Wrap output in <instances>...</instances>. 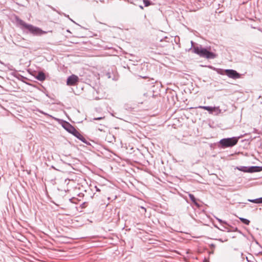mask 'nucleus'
<instances>
[{
    "instance_id": "obj_1",
    "label": "nucleus",
    "mask_w": 262,
    "mask_h": 262,
    "mask_svg": "<svg viewBox=\"0 0 262 262\" xmlns=\"http://www.w3.org/2000/svg\"><path fill=\"white\" fill-rule=\"evenodd\" d=\"M15 19L17 24L19 25L20 28L24 31L28 30L30 33L36 35H41L45 33V32L43 31L40 28L33 26L31 24L26 23L17 16H15Z\"/></svg>"
},
{
    "instance_id": "obj_2",
    "label": "nucleus",
    "mask_w": 262,
    "mask_h": 262,
    "mask_svg": "<svg viewBox=\"0 0 262 262\" xmlns=\"http://www.w3.org/2000/svg\"><path fill=\"white\" fill-rule=\"evenodd\" d=\"M193 51L201 57L205 58L208 59H214L217 56L216 54L210 52L205 48L202 47L201 45L193 47Z\"/></svg>"
},
{
    "instance_id": "obj_3",
    "label": "nucleus",
    "mask_w": 262,
    "mask_h": 262,
    "mask_svg": "<svg viewBox=\"0 0 262 262\" xmlns=\"http://www.w3.org/2000/svg\"><path fill=\"white\" fill-rule=\"evenodd\" d=\"M238 138L232 137L221 139L219 143L222 148L232 147L236 145L238 142Z\"/></svg>"
},
{
    "instance_id": "obj_4",
    "label": "nucleus",
    "mask_w": 262,
    "mask_h": 262,
    "mask_svg": "<svg viewBox=\"0 0 262 262\" xmlns=\"http://www.w3.org/2000/svg\"><path fill=\"white\" fill-rule=\"evenodd\" d=\"M225 74L231 78L238 79L240 78L241 75L236 71L232 69H227L225 70Z\"/></svg>"
},
{
    "instance_id": "obj_5",
    "label": "nucleus",
    "mask_w": 262,
    "mask_h": 262,
    "mask_svg": "<svg viewBox=\"0 0 262 262\" xmlns=\"http://www.w3.org/2000/svg\"><path fill=\"white\" fill-rule=\"evenodd\" d=\"M78 81V77L75 75L69 76L67 80V84L68 85H74Z\"/></svg>"
},
{
    "instance_id": "obj_6",
    "label": "nucleus",
    "mask_w": 262,
    "mask_h": 262,
    "mask_svg": "<svg viewBox=\"0 0 262 262\" xmlns=\"http://www.w3.org/2000/svg\"><path fill=\"white\" fill-rule=\"evenodd\" d=\"M71 134L83 143H86V140L85 138L76 129Z\"/></svg>"
},
{
    "instance_id": "obj_7",
    "label": "nucleus",
    "mask_w": 262,
    "mask_h": 262,
    "mask_svg": "<svg viewBox=\"0 0 262 262\" xmlns=\"http://www.w3.org/2000/svg\"><path fill=\"white\" fill-rule=\"evenodd\" d=\"M63 127L67 130L70 133H72L74 129H75L74 126H73L71 124H70L69 123L66 122L63 125Z\"/></svg>"
},
{
    "instance_id": "obj_8",
    "label": "nucleus",
    "mask_w": 262,
    "mask_h": 262,
    "mask_svg": "<svg viewBox=\"0 0 262 262\" xmlns=\"http://www.w3.org/2000/svg\"><path fill=\"white\" fill-rule=\"evenodd\" d=\"M199 108L204 109L205 110L209 111L210 113H212L213 110H219L220 112H221V110L219 107H211L209 106H199Z\"/></svg>"
},
{
    "instance_id": "obj_9",
    "label": "nucleus",
    "mask_w": 262,
    "mask_h": 262,
    "mask_svg": "<svg viewBox=\"0 0 262 262\" xmlns=\"http://www.w3.org/2000/svg\"><path fill=\"white\" fill-rule=\"evenodd\" d=\"M262 171V166H250L248 167V172H259Z\"/></svg>"
},
{
    "instance_id": "obj_10",
    "label": "nucleus",
    "mask_w": 262,
    "mask_h": 262,
    "mask_svg": "<svg viewBox=\"0 0 262 262\" xmlns=\"http://www.w3.org/2000/svg\"><path fill=\"white\" fill-rule=\"evenodd\" d=\"M36 78L39 81H42L46 79L45 74L42 72H39L36 76Z\"/></svg>"
},
{
    "instance_id": "obj_11",
    "label": "nucleus",
    "mask_w": 262,
    "mask_h": 262,
    "mask_svg": "<svg viewBox=\"0 0 262 262\" xmlns=\"http://www.w3.org/2000/svg\"><path fill=\"white\" fill-rule=\"evenodd\" d=\"M189 196L191 201L198 207H199V204L196 202V199L193 194L189 193Z\"/></svg>"
},
{
    "instance_id": "obj_12",
    "label": "nucleus",
    "mask_w": 262,
    "mask_h": 262,
    "mask_svg": "<svg viewBox=\"0 0 262 262\" xmlns=\"http://www.w3.org/2000/svg\"><path fill=\"white\" fill-rule=\"evenodd\" d=\"M239 220L243 223H244L247 225H248L250 223V221L248 220V219H245L243 217H240Z\"/></svg>"
},
{
    "instance_id": "obj_13",
    "label": "nucleus",
    "mask_w": 262,
    "mask_h": 262,
    "mask_svg": "<svg viewBox=\"0 0 262 262\" xmlns=\"http://www.w3.org/2000/svg\"><path fill=\"white\" fill-rule=\"evenodd\" d=\"M237 169L240 171L248 172V167L241 166L240 167H237Z\"/></svg>"
},
{
    "instance_id": "obj_14",
    "label": "nucleus",
    "mask_w": 262,
    "mask_h": 262,
    "mask_svg": "<svg viewBox=\"0 0 262 262\" xmlns=\"http://www.w3.org/2000/svg\"><path fill=\"white\" fill-rule=\"evenodd\" d=\"M215 219L216 220H217L218 221V222L219 223H220L221 224H225V225H228L227 223L226 222V221H223L222 220L218 218V217H215Z\"/></svg>"
},
{
    "instance_id": "obj_15",
    "label": "nucleus",
    "mask_w": 262,
    "mask_h": 262,
    "mask_svg": "<svg viewBox=\"0 0 262 262\" xmlns=\"http://www.w3.org/2000/svg\"><path fill=\"white\" fill-rule=\"evenodd\" d=\"M143 3L145 7H147L150 5V2L148 0H143Z\"/></svg>"
},
{
    "instance_id": "obj_16",
    "label": "nucleus",
    "mask_w": 262,
    "mask_h": 262,
    "mask_svg": "<svg viewBox=\"0 0 262 262\" xmlns=\"http://www.w3.org/2000/svg\"><path fill=\"white\" fill-rule=\"evenodd\" d=\"M248 201L250 202L257 204V199H248Z\"/></svg>"
},
{
    "instance_id": "obj_17",
    "label": "nucleus",
    "mask_w": 262,
    "mask_h": 262,
    "mask_svg": "<svg viewBox=\"0 0 262 262\" xmlns=\"http://www.w3.org/2000/svg\"><path fill=\"white\" fill-rule=\"evenodd\" d=\"M215 227L216 228H217V229H219V230H222V231H224V230H226V229H227V230L228 229L227 227H224V226L223 227V228H222V229H220V228H219L217 226H215Z\"/></svg>"
},
{
    "instance_id": "obj_18",
    "label": "nucleus",
    "mask_w": 262,
    "mask_h": 262,
    "mask_svg": "<svg viewBox=\"0 0 262 262\" xmlns=\"http://www.w3.org/2000/svg\"><path fill=\"white\" fill-rule=\"evenodd\" d=\"M215 227L216 228H217V229H219V230H222V231H224V230H226V229H227V230L228 229L227 227H224V226L223 227V228H222V229H220V228H219L217 226H215Z\"/></svg>"
},
{
    "instance_id": "obj_19",
    "label": "nucleus",
    "mask_w": 262,
    "mask_h": 262,
    "mask_svg": "<svg viewBox=\"0 0 262 262\" xmlns=\"http://www.w3.org/2000/svg\"><path fill=\"white\" fill-rule=\"evenodd\" d=\"M257 204H261L262 203V197L257 199Z\"/></svg>"
},
{
    "instance_id": "obj_20",
    "label": "nucleus",
    "mask_w": 262,
    "mask_h": 262,
    "mask_svg": "<svg viewBox=\"0 0 262 262\" xmlns=\"http://www.w3.org/2000/svg\"><path fill=\"white\" fill-rule=\"evenodd\" d=\"M103 118V117H98V118H94V120H101Z\"/></svg>"
},
{
    "instance_id": "obj_21",
    "label": "nucleus",
    "mask_w": 262,
    "mask_h": 262,
    "mask_svg": "<svg viewBox=\"0 0 262 262\" xmlns=\"http://www.w3.org/2000/svg\"><path fill=\"white\" fill-rule=\"evenodd\" d=\"M40 113L43 114H44V115H48V116H49V115H48V114H47V113H46L43 112V111H40Z\"/></svg>"
},
{
    "instance_id": "obj_22",
    "label": "nucleus",
    "mask_w": 262,
    "mask_h": 262,
    "mask_svg": "<svg viewBox=\"0 0 262 262\" xmlns=\"http://www.w3.org/2000/svg\"><path fill=\"white\" fill-rule=\"evenodd\" d=\"M213 111L216 112H217V113H221V112H220L219 111V110H213Z\"/></svg>"
},
{
    "instance_id": "obj_23",
    "label": "nucleus",
    "mask_w": 262,
    "mask_h": 262,
    "mask_svg": "<svg viewBox=\"0 0 262 262\" xmlns=\"http://www.w3.org/2000/svg\"><path fill=\"white\" fill-rule=\"evenodd\" d=\"M234 231H238V229H237V228H235V229Z\"/></svg>"
},
{
    "instance_id": "obj_24",
    "label": "nucleus",
    "mask_w": 262,
    "mask_h": 262,
    "mask_svg": "<svg viewBox=\"0 0 262 262\" xmlns=\"http://www.w3.org/2000/svg\"><path fill=\"white\" fill-rule=\"evenodd\" d=\"M217 73H220V74H223V73H220L219 71H217Z\"/></svg>"
},
{
    "instance_id": "obj_25",
    "label": "nucleus",
    "mask_w": 262,
    "mask_h": 262,
    "mask_svg": "<svg viewBox=\"0 0 262 262\" xmlns=\"http://www.w3.org/2000/svg\"><path fill=\"white\" fill-rule=\"evenodd\" d=\"M191 45H192H192H193V41H191Z\"/></svg>"
},
{
    "instance_id": "obj_26",
    "label": "nucleus",
    "mask_w": 262,
    "mask_h": 262,
    "mask_svg": "<svg viewBox=\"0 0 262 262\" xmlns=\"http://www.w3.org/2000/svg\"><path fill=\"white\" fill-rule=\"evenodd\" d=\"M0 63L4 64L3 62L2 61H1V60H0Z\"/></svg>"
},
{
    "instance_id": "obj_27",
    "label": "nucleus",
    "mask_w": 262,
    "mask_h": 262,
    "mask_svg": "<svg viewBox=\"0 0 262 262\" xmlns=\"http://www.w3.org/2000/svg\"><path fill=\"white\" fill-rule=\"evenodd\" d=\"M219 241L222 242H223V241H222L221 239H220Z\"/></svg>"
},
{
    "instance_id": "obj_28",
    "label": "nucleus",
    "mask_w": 262,
    "mask_h": 262,
    "mask_svg": "<svg viewBox=\"0 0 262 262\" xmlns=\"http://www.w3.org/2000/svg\"><path fill=\"white\" fill-rule=\"evenodd\" d=\"M258 30H259V31L262 32V30L260 29H259V28L258 29Z\"/></svg>"
},
{
    "instance_id": "obj_29",
    "label": "nucleus",
    "mask_w": 262,
    "mask_h": 262,
    "mask_svg": "<svg viewBox=\"0 0 262 262\" xmlns=\"http://www.w3.org/2000/svg\"><path fill=\"white\" fill-rule=\"evenodd\" d=\"M96 190H97V191H99V189H98V188H96Z\"/></svg>"
}]
</instances>
